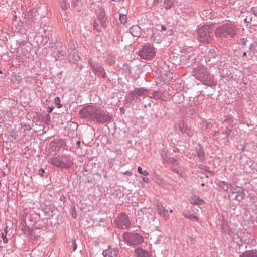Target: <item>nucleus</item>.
Masks as SVG:
<instances>
[{"mask_svg": "<svg viewBox=\"0 0 257 257\" xmlns=\"http://www.w3.org/2000/svg\"><path fill=\"white\" fill-rule=\"evenodd\" d=\"M116 226L121 229L128 228L131 224L128 216L125 213H121L114 220Z\"/></svg>", "mask_w": 257, "mask_h": 257, "instance_id": "7", "label": "nucleus"}, {"mask_svg": "<svg viewBox=\"0 0 257 257\" xmlns=\"http://www.w3.org/2000/svg\"><path fill=\"white\" fill-rule=\"evenodd\" d=\"M246 54H246V52H243V56H246Z\"/></svg>", "mask_w": 257, "mask_h": 257, "instance_id": "51", "label": "nucleus"}, {"mask_svg": "<svg viewBox=\"0 0 257 257\" xmlns=\"http://www.w3.org/2000/svg\"><path fill=\"white\" fill-rule=\"evenodd\" d=\"M251 11L254 15L257 16V7H253L251 8Z\"/></svg>", "mask_w": 257, "mask_h": 257, "instance_id": "38", "label": "nucleus"}, {"mask_svg": "<svg viewBox=\"0 0 257 257\" xmlns=\"http://www.w3.org/2000/svg\"><path fill=\"white\" fill-rule=\"evenodd\" d=\"M72 216L74 218H75L76 217V213L75 208L74 206L72 207Z\"/></svg>", "mask_w": 257, "mask_h": 257, "instance_id": "42", "label": "nucleus"}, {"mask_svg": "<svg viewBox=\"0 0 257 257\" xmlns=\"http://www.w3.org/2000/svg\"><path fill=\"white\" fill-rule=\"evenodd\" d=\"M119 20L121 23L125 24L127 21L126 15L120 14L119 15Z\"/></svg>", "mask_w": 257, "mask_h": 257, "instance_id": "28", "label": "nucleus"}, {"mask_svg": "<svg viewBox=\"0 0 257 257\" xmlns=\"http://www.w3.org/2000/svg\"><path fill=\"white\" fill-rule=\"evenodd\" d=\"M157 211L160 215L165 219L168 217V215L166 214V212H168V210L165 209L163 206H158Z\"/></svg>", "mask_w": 257, "mask_h": 257, "instance_id": "22", "label": "nucleus"}, {"mask_svg": "<svg viewBox=\"0 0 257 257\" xmlns=\"http://www.w3.org/2000/svg\"><path fill=\"white\" fill-rule=\"evenodd\" d=\"M118 253V249L117 248H112L110 246L108 248L103 250L102 254L104 257L116 256Z\"/></svg>", "mask_w": 257, "mask_h": 257, "instance_id": "13", "label": "nucleus"}, {"mask_svg": "<svg viewBox=\"0 0 257 257\" xmlns=\"http://www.w3.org/2000/svg\"><path fill=\"white\" fill-rule=\"evenodd\" d=\"M63 199H64V197H63V198H60V200H61V201H62V200H63Z\"/></svg>", "mask_w": 257, "mask_h": 257, "instance_id": "52", "label": "nucleus"}, {"mask_svg": "<svg viewBox=\"0 0 257 257\" xmlns=\"http://www.w3.org/2000/svg\"><path fill=\"white\" fill-rule=\"evenodd\" d=\"M28 16L29 17H30V18H32L33 16H32V12L29 11V12H28Z\"/></svg>", "mask_w": 257, "mask_h": 257, "instance_id": "47", "label": "nucleus"}, {"mask_svg": "<svg viewBox=\"0 0 257 257\" xmlns=\"http://www.w3.org/2000/svg\"><path fill=\"white\" fill-rule=\"evenodd\" d=\"M61 3V6L63 9L65 10L67 9V4L66 3L65 0H60Z\"/></svg>", "mask_w": 257, "mask_h": 257, "instance_id": "34", "label": "nucleus"}, {"mask_svg": "<svg viewBox=\"0 0 257 257\" xmlns=\"http://www.w3.org/2000/svg\"><path fill=\"white\" fill-rule=\"evenodd\" d=\"M130 32L131 34L135 37L140 36L141 30L138 25H133L130 28Z\"/></svg>", "mask_w": 257, "mask_h": 257, "instance_id": "16", "label": "nucleus"}, {"mask_svg": "<svg viewBox=\"0 0 257 257\" xmlns=\"http://www.w3.org/2000/svg\"><path fill=\"white\" fill-rule=\"evenodd\" d=\"M123 237L128 244L133 246L140 245L144 241L142 235L136 232H125Z\"/></svg>", "mask_w": 257, "mask_h": 257, "instance_id": "5", "label": "nucleus"}, {"mask_svg": "<svg viewBox=\"0 0 257 257\" xmlns=\"http://www.w3.org/2000/svg\"><path fill=\"white\" fill-rule=\"evenodd\" d=\"M44 121L47 123L48 122L50 121V116L49 114L45 115L43 118Z\"/></svg>", "mask_w": 257, "mask_h": 257, "instance_id": "35", "label": "nucleus"}, {"mask_svg": "<svg viewBox=\"0 0 257 257\" xmlns=\"http://www.w3.org/2000/svg\"><path fill=\"white\" fill-rule=\"evenodd\" d=\"M72 249H73V251H75L76 249H77V245L76 243V241L75 240H73L72 241Z\"/></svg>", "mask_w": 257, "mask_h": 257, "instance_id": "37", "label": "nucleus"}, {"mask_svg": "<svg viewBox=\"0 0 257 257\" xmlns=\"http://www.w3.org/2000/svg\"><path fill=\"white\" fill-rule=\"evenodd\" d=\"M203 15L209 19H212L211 13L209 10H205L203 12Z\"/></svg>", "mask_w": 257, "mask_h": 257, "instance_id": "32", "label": "nucleus"}, {"mask_svg": "<svg viewBox=\"0 0 257 257\" xmlns=\"http://www.w3.org/2000/svg\"><path fill=\"white\" fill-rule=\"evenodd\" d=\"M38 173L41 176H43L45 173V171L43 169L41 168L39 170Z\"/></svg>", "mask_w": 257, "mask_h": 257, "instance_id": "40", "label": "nucleus"}, {"mask_svg": "<svg viewBox=\"0 0 257 257\" xmlns=\"http://www.w3.org/2000/svg\"><path fill=\"white\" fill-rule=\"evenodd\" d=\"M236 30V27L233 24L226 23L216 29L215 34L218 37L231 38L235 36Z\"/></svg>", "mask_w": 257, "mask_h": 257, "instance_id": "3", "label": "nucleus"}, {"mask_svg": "<svg viewBox=\"0 0 257 257\" xmlns=\"http://www.w3.org/2000/svg\"><path fill=\"white\" fill-rule=\"evenodd\" d=\"M148 105H151V103H150H150H148Z\"/></svg>", "mask_w": 257, "mask_h": 257, "instance_id": "55", "label": "nucleus"}, {"mask_svg": "<svg viewBox=\"0 0 257 257\" xmlns=\"http://www.w3.org/2000/svg\"><path fill=\"white\" fill-rule=\"evenodd\" d=\"M212 27L205 25L200 27L198 30V40L204 43H209L212 41Z\"/></svg>", "mask_w": 257, "mask_h": 257, "instance_id": "4", "label": "nucleus"}, {"mask_svg": "<svg viewBox=\"0 0 257 257\" xmlns=\"http://www.w3.org/2000/svg\"><path fill=\"white\" fill-rule=\"evenodd\" d=\"M172 211H172V209H170V213H172Z\"/></svg>", "mask_w": 257, "mask_h": 257, "instance_id": "54", "label": "nucleus"}, {"mask_svg": "<svg viewBox=\"0 0 257 257\" xmlns=\"http://www.w3.org/2000/svg\"><path fill=\"white\" fill-rule=\"evenodd\" d=\"M155 53L153 45L148 43L145 45L142 49L139 51V56L143 59H151L155 56Z\"/></svg>", "mask_w": 257, "mask_h": 257, "instance_id": "6", "label": "nucleus"}, {"mask_svg": "<svg viewBox=\"0 0 257 257\" xmlns=\"http://www.w3.org/2000/svg\"><path fill=\"white\" fill-rule=\"evenodd\" d=\"M49 162L57 167L63 168L62 159H60L58 157H53L49 159Z\"/></svg>", "mask_w": 257, "mask_h": 257, "instance_id": "15", "label": "nucleus"}, {"mask_svg": "<svg viewBox=\"0 0 257 257\" xmlns=\"http://www.w3.org/2000/svg\"><path fill=\"white\" fill-rule=\"evenodd\" d=\"M162 156L165 162H167L173 164H177V160L169 156L166 153L162 154Z\"/></svg>", "mask_w": 257, "mask_h": 257, "instance_id": "18", "label": "nucleus"}, {"mask_svg": "<svg viewBox=\"0 0 257 257\" xmlns=\"http://www.w3.org/2000/svg\"><path fill=\"white\" fill-rule=\"evenodd\" d=\"M97 19L100 22L101 26L105 28L108 23L107 18L105 13L104 10L103 8L100 7L97 10Z\"/></svg>", "mask_w": 257, "mask_h": 257, "instance_id": "11", "label": "nucleus"}, {"mask_svg": "<svg viewBox=\"0 0 257 257\" xmlns=\"http://www.w3.org/2000/svg\"><path fill=\"white\" fill-rule=\"evenodd\" d=\"M144 107H147V106H146V104H145V105H144Z\"/></svg>", "mask_w": 257, "mask_h": 257, "instance_id": "57", "label": "nucleus"}, {"mask_svg": "<svg viewBox=\"0 0 257 257\" xmlns=\"http://www.w3.org/2000/svg\"><path fill=\"white\" fill-rule=\"evenodd\" d=\"M143 180L144 182H147L148 181L149 179H148V178L145 177L143 178Z\"/></svg>", "mask_w": 257, "mask_h": 257, "instance_id": "49", "label": "nucleus"}, {"mask_svg": "<svg viewBox=\"0 0 257 257\" xmlns=\"http://www.w3.org/2000/svg\"><path fill=\"white\" fill-rule=\"evenodd\" d=\"M138 171L139 173L143 174L144 176L148 175V172L146 170L143 171L142 168L140 166L138 167Z\"/></svg>", "mask_w": 257, "mask_h": 257, "instance_id": "33", "label": "nucleus"}, {"mask_svg": "<svg viewBox=\"0 0 257 257\" xmlns=\"http://www.w3.org/2000/svg\"><path fill=\"white\" fill-rule=\"evenodd\" d=\"M54 101L55 105L57 106L58 108H61L62 106V105L60 104V99L59 97H56L54 99Z\"/></svg>", "mask_w": 257, "mask_h": 257, "instance_id": "30", "label": "nucleus"}, {"mask_svg": "<svg viewBox=\"0 0 257 257\" xmlns=\"http://www.w3.org/2000/svg\"><path fill=\"white\" fill-rule=\"evenodd\" d=\"M152 97L155 99H162V93L160 91H155L152 93Z\"/></svg>", "mask_w": 257, "mask_h": 257, "instance_id": "26", "label": "nucleus"}, {"mask_svg": "<svg viewBox=\"0 0 257 257\" xmlns=\"http://www.w3.org/2000/svg\"><path fill=\"white\" fill-rule=\"evenodd\" d=\"M225 131V134H229L231 132V130L230 128H227Z\"/></svg>", "mask_w": 257, "mask_h": 257, "instance_id": "44", "label": "nucleus"}, {"mask_svg": "<svg viewBox=\"0 0 257 257\" xmlns=\"http://www.w3.org/2000/svg\"><path fill=\"white\" fill-rule=\"evenodd\" d=\"M2 237L3 238V241L4 243H7L8 239L6 237V234H4V233H2Z\"/></svg>", "mask_w": 257, "mask_h": 257, "instance_id": "41", "label": "nucleus"}, {"mask_svg": "<svg viewBox=\"0 0 257 257\" xmlns=\"http://www.w3.org/2000/svg\"><path fill=\"white\" fill-rule=\"evenodd\" d=\"M56 52H57L58 54H59L58 57H60V56H63L65 54V52L63 50H57Z\"/></svg>", "mask_w": 257, "mask_h": 257, "instance_id": "36", "label": "nucleus"}, {"mask_svg": "<svg viewBox=\"0 0 257 257\" xmlns=\"http://www.w3.org/2000/svg\"><path fill=\"white\" fill-rule=\"evenodd\" d=\"M63 199H64V197H63V198H60V200H61V201H62V200H63Z\"/></svg>", "mask_w": 257, "mask_h": 257, "instance_id": "53", "label": "nucleus"}, {"mask_svg": "<svg viewBox=\"0 0 257 257\" xmlns=\"http://www.w3.org/2000/svg\"><path fill=\"white\" fill-rule=\"evenodd\" d=\"M247 38H243L242 39V44L243 45H245L246 44V42H247Z\"/></svg>", "mask_w": 257, "mask_h": 257, "instance_id": "43", "label": "nucleus"}, {"mask_svg": "<svg viewBox=\"0 0 257 257\" xmlns=\"http://www.w3.org/2000/svg\"><path fill=\"white\" fill-rule=\"evenodd\" d=\"M217 56V53L214 49H210L207 53L206 61L210 62L211 58H215Z\"/></svg>", "mask_w": 257, "mask_h": 257, "instance_id": "20", "label": "nucleus"}, {"mask_svg": "<svg viewBox=\"0 0 257 257\" xmlns=\"http://www.w3.org/2000/svg\"><path fill=\"white\" fill-rule=\"evenodd\" d=\"M68 58L70 61L75 63L79 60L80 57L75 49H70L68 50Z\"/></svg>", "mask_w": 257, "mask_h": 257, "instance_id": "12", "label": "nucleus"}, {"mask_svg": "<svg viewBox=\"0 0 257 257\" xmlns=\"http://www.w3.org/2000/svg\"><path fill=\"white\" fill-rule=\"evenodd\" d=\"M106 62L108 64L111 65L113 64H114V63L115 62L114 58L112 56H109L107 58V59L106 60Z\"/></svg>", "mask_w": 257, "mask_h": 257, "instance_id": "29", "label": "nucleus"}, {"mask_svg": "<svg viewBox=\"0 0 257 257\" xmlns=\"http://www.w3.org/2000/svg\"><path fill=\"white\" fill-rule=\"evenodd\" d=\"M53 107H48V109L47 110V111L49 112V113H51L52 112V111H53Z\"/></svg>", "mask_w": 257, "mask_h": 257, "instance_id": "46", "label": "nucleus"}, {"mask_svg": "<svg viewBox=\"0 0 257 257\" xmlns=\"http://www.w3.org/2000/svg\"><path fill=\"white\" fill-rule=\"evenodd\" d=\"M192 74L204 85L211 86L214 83L213 77L210 75L209 72L203 65L195 68L192 71Z\"/></svg>", "mask_w": 257, "mask_h": 257, "instance_id": "2", "label": "nucleus"}, {"mask_svg": "<svg viewBox=\"0 0 257 257\" xmlns=\"http://www.w3.org/2000/svg\"><path fill=\"white\" fill-rule=\"evenodd\" d=\"M137 257H150L149 253L141 247H137L135 250Z\"/></svg>", "mask_w": 257, "mask_h": 257, "instance_id": "17", "label": "nucleus"}, {"mask_svg": "<svg viewBox=\"0 0 257 257\" xmlns=\"http://www.w3.org/2000/svg\"><path fill=\"white\" fill-rule=\"evenodd\" d=\"M196 153L200 160L201 161H203L204 159V154L203 151L199 150L196 152Z\"/></svg>", "mask_w": 257, "mask_h": 257, "instance_id": "27", "label": "nucleus"}, {"mask_svg": "<svg viewBox=\"0 0 257 257\" xmlns=\"http://www.w3.org/2000/svg\"><path fill=\"white\" fill-rule=\"evenodd\" d=\"M112 1L115 2H118L120 4H122L124 0H111Z\"/></svg>", "mask_w": 257, "mask_h": 257, "instance_id": "45", "label": "nucleus"}, {"mask_svg": "<svg viewBox=\"0 0 257 257\" xmlns=\"http://www.w3.org/2000/svg\"><path fill=\"white\" fill-rule=\"evenodd\" d=\"M219 187L220 189L227 191L229 189V184L223 181L219 184Z\"/></svg>", "mask_w": 257, "mask_h": 257, "instance_id": "25", "label": "nucleus"}, {"mask_svg": "<svg viewBox=\"0 0 257 257\" xmlns=\"http://www.w3.org/2000/svg\"><path fill=\"white\" fill-rule=\"evenodd\" d=\"M203 201L197 196H193L190 199V202L192 204H201Z\"/></svg>", "mask_w": 257, "mask_h": 257, "instance_id": "21", "label": "nucleus"}, {"mask_svg": "<svg viewBox=\"0 0 257 257\" xmlns=\"http://www.w3.org/2000/svg\"><path fill=\"white\" fill-rule=\"evenodd\" d=\"M80 113L83 117L95 120L100 123H105L111 119V117L104 110L93 106L83 108Z\"/></svg>", "mask_w": 257, "mask_h": 257, "instance_id": "1", "label": "nucleus"}, {"mask_svg": "<svg viewBox=\"0 0 257 257\" xmlns=\"http://www.w3.org/2000/svg\"><path fill=\"white\" fill-rule=\"evenodd\" d=\"M76 144H77V145L78 147H79V145H80V141H79V140H78V141H77V142H76Z\"/></svg>", "mask_w": 257, "mask_h": 257, "instance_id": "50", "label": "nucleus"}, {"mask_svg": "<svg viewBox=\"0 0 257 257\" xmlns=\"http://www.w3.org/2000/svg\"><path fill=\"white\" fill-rule=\"evenodd\" d=\"M93 27L94 28L97 30L98 31H101V27L99 26V24L95 20L93 22Z\"/></svg>", "mask_w": 257, "mask_h": 257, "instance_id": "31", "label": "nucleus"}, {"mask_svg": "<svg viewBox=\"0 0 257 257\" xmlns=\"http://www.w3.org/2000/svg\"><path fill=\"white\" fill-rule=\"evenodd\" d=\"M244 192L241 188L235 189V190H231L228 194L230 200H236L240 201L244 198Z\"/></svg>", "mask_w": 257, "mask_h": 257, "instance_id": "10", "label": "nucleus"}, {"mask_svg": "<svg viewBox=\"0 0 257 257\" xmlns=\"http://www.w3.org/2000/svg\"><path fill=\"white\" fill-rule=\"evenodd\" d=\"M183 215L186 218L190 219L192 221L198 220V217L194 214H191L188 211H184L183 212Z\"/></svg>", "mask_w": 257, "mask_h": 257, "instance_id": "19", "label": "nucleus"}, {"mask_svg": "<svg viewBox=\"0 0 257 257\" xmlns=\"http://www.w3.org/2000/svg\"><path fill=\"white\" fill-rule=\"evenodd\" d=\"M240 257H257V251H246L240 255Z\"/></svg>", "mask_w": 257, "mask_h": 257, "instance_id": "23", "label": "nucleus"}, {"mask_svg": "<svg viewBox=\"0 0 257 257\" xmlns=\"http://www.w3.org/2000/svg\"><path fill=\"white\" fill-rule=\"evenodd\" d=\"M63 168H69L73 164V158L70 156H65L62 158Z\"/></svg>", "mask_w": 257, "mask_h": 257, "instance_id": "14", "label": "nucleus"}, {"mask_svg": "<svg viewBox=\"0 0 257 257\" xmlns=\"http://www.w3.org/2000/svg\"><path fill=\"white\" fill-rule=\"evenodd\" d=\"M252 21V17H246L244 19V22L246 23H250Z\"/></svg>", "mask_w": 257, "mask_h": 257, "instance_id": "39", "label": "nucleus"}, {"mask_svg": "<svg viewBox=\"0 0 257 257\" xmlns=\"http://www.w3.org/2000/svg\"><path fill=\"white\" fill-rule=\"evenodd\" d=\"M201 185H202V186H204V183H202V184H201Z\"/></svg>", "mask_w": 257, "mask_h": 257, "instance_id": "56", "label": "nucleus"}, {"mask_svg": "<svg viewBox=\"0 0 257 257\" xmlns=\"http://www.w3.org/2000/svg\"><path fill=\"white\" fill-rule=\"evenodd\" d=\"M147 90L143 88L135 89L126 95V101L131 102L135 100V98H138L140 100V99L138 97L140 96H147Z\"/></svg>", "mask_w": 257, "mask_h": 257, "instance_id": "9", "label": "nucleus"}, {"mask_svg": "<svg viewBox=\"0 0 257 257\" xmlns=\"http://www.w3.org/2000/svg\"><path fill=\"white\" fill-rule=\"evenodd\" d=\"M176 0H164V4L166 9H169L173 6Z\"/></svg>", "mask_w": 257, "mask_h": 257, "instance_id": "24", "label": "nucleus"}, {"mask_svg": "<svg viewBox=\"0 0 257 257\" xmlns=\"http://www.w3.org/2000/svg\"><path fill=\"white\" fill-rule=\"evenodd\" d=\"M161 29H162V30H163V31H165V30H166V26H165V25H162V26H161Z\"/></svg>", "mask_w": 257, "mask_h": 257, "instance_id": "48", "label": "nucleus"}, {"mask_svg": "<svg viewBox=\"0 0 257 257\" xmlns=\"http://www.w3.org/2000/svg\"><path fill=\"white\" fill-rule=\"evenodd\" d=\"M89 63L95 75L103 78L106 77V74L105 72L104 69L101 66L99 63L92 59L89 60Z\"/></svg>", "mask_w": 257, "mask_h": 257, "instance_id": "8", "label": "nucleus"}]
</instances>
